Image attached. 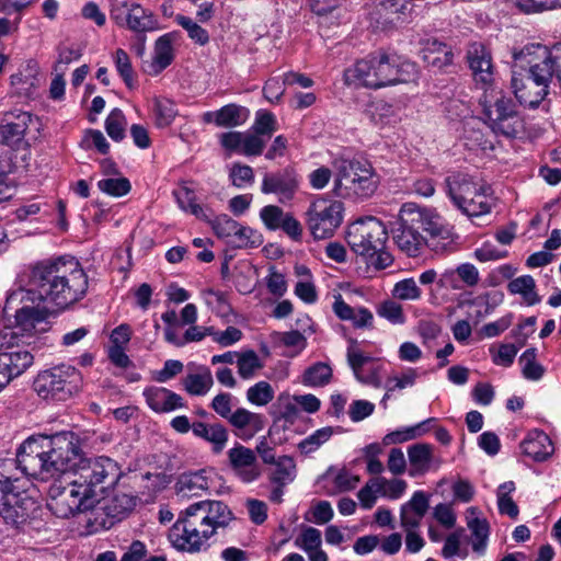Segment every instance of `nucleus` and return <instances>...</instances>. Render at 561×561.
Here are the masks:
<instances>
[{"label": "nucleus", "mask_w": 561, "mask_h": 561, "mask_svg": "<svg viewBox=\"0 0 561 561\" xmlns=\"http://www.w3.org/2000/svg\"><path fill=\"white\" fill-rule=\"evenodd\" d=\"M87 289L88 278L79 262L59 257L37 263L31 271L28 288L13 291L7 300L43 301L65 309L80 300Z\"/></svg>", "instance_id": "obj_1"}, {"label": "nucleus", "mask_w": 561, "mask_h": 561, "mask_svg": "<svg viewBox=\"0 0 561 561\" xmlns=\"http://www.w3.org/2000/svg\"><path fill=\"white\" fill-rule=\"evenodd\" d=\"M82 457L78 435L62 431L25 439L18 450L16 463L25 474L45 481L60 474H73Z\"/></svg>", "instance_id": "obj_2"}, {"label": "nucleus", "mask_w": 561, "mask_h": 561, "mask_svg": "<svg viewBox=\"0 0 561 561\" xmlns=\"http://www.w3.org/2000/svg\"><path fill=\"white\" fill-rule=\"evenodd\" d=\"M392 238L402 252L417 256L425 244L435 251L444 250L450 242V232L415 204L409 203L400 209Z\"/></svg>", "instance_id": "obj_3"}, {"label": "nucleus", "mask_w": 561, "mask_h": 561, "mask_svg": "<svg viewBox=\"0 0 561 561\" xmlns=\"http://www.w3.org/2000/svg\"><path fill=\"white\" fill-rule=\"evenodd\" d=\"M417 67L414 62L403 59L397 54L379 50L367 58L358 60L344 71L347 84L379 89L397 83L414 81Z\"/></svg>", "instance_id": "obj_4"}, {"label": "nucleus", "mask_w": 561, "mask_h": 561, "mask_svg": "<svg viewBox=\"0 0 561 561\" xmlns=\"http://www.w3.org/2000/svg\"><path fill=\"white\" fill-rule=\"evenodd\" d=\"M485 124L496 135L516 137L524 129L523 117L517 103L502 90L485 89L480 98Z\"/></svg>", "instance_id": "obj_5"}, {"label": "nucleus", "mask_w": 561, "mask_h": 561, "mask_svg": "<svg viewBox=\"0 0 561 561\" xmlns=\"http://www.w3.org/2000/svg\"><path fill=\"white\" fill-rule=\"evenodd\" d=\"M335 171L333 192L340 197H369L378 186V178L367 162L339 157L333 161Z\"/></svg>", "instance_id": "obj_6"}, {"label": "nucleus", "mask_w": 561, "mask_h": 561, "mask_svg": "<svg viewBox=\"0 0 561 561\" xmlns=\"http://www.w3.org/2000/svg\"><path fill=\"white\" fill-rule=\"evenodd\" d=\"M202 514L203 512L194 511L193 504L180 512L168 535L176 550L197 553L207 549V541L215 534L214 527L206 523Z\"/></svg>", "instance_id": "obj_7"}, {"label": "nucleus", "mask_w": 561, "mask_h": 561, "mask_svg": "<svg viewBox=\"0 0 561 561\" xmlns=\"http://www.w3.org/2000/svg\"><path fill=\"white\" fill-rule=\"evenodd\" d=\"M122 476L121 466L110 457H82L73 473V479L93 499H96L99 493H104L107 489L114 486Z\"/></svg>", "instance_id": "obj_8"}, {"label": "nucleus", "mask_w": 561, "mask_h": 561, "mask_svg": "<svg viewBox=\"0 0 561 561\" xmlns=\"http://www.w3.org/2000/svg\"><path fill=\"white\" fill-rule=\"evenodd\" d=\"M514 66L511 87L515 98L520 104L528 107H537L542 100L533 103L536 100L537 94L541 92L540 88L543 84L537 82L536 77L533 72V62L540 61L535 45H527L518 51H514Z\"/></svg>", "instance_id": "obj_9"}, {"label": "nucleus", "mask_w": 561, "mask_h": 561, "mask_svg": "<svg viewBox=\"0 0 561 561\" xmlns=\"http://www.w3.org/2000/svg\"><path fill=\"white\" fill-rule=\"evenodd\" d=\"M98 501L72 479L66 484L56 481L49 486L47 507L55 516L69 518L92 510Z\"/></svg>", "instance_id": "obj_10"}, {"label": "nucleus", "mask_w": 561, "mask_h": 561, "mask_svg": "<svg viewBox=\"0 0 561 561\" xmlns=\"http://www.w3.org/2000/svg\"><path fill=\"white\" fill-rule=\"evenodd\" d=\"M82 386L81 373L69 365H59L37 375L34 390L43 398L65 401L78 393Z\"/></svg>", "instance_id": "obj_11"}, {"label": "nucleus", "mask_w": 561, "mask_h": 561, "mask_svg": "<svg viewBox=\"0 0 561 561\" xmlns=\"http://www.w3.org/2000/svg\"><path fill=\"white\" fill-rule=\"evenodd\" d=\"M388 232L376 217L359 218L352 222L346 232V241L352 251L362 256H374L385 249Z\"/></svg>", "instance_id": "obj_12"}, {"label": "nucleus", "mask_w": 561, "mask_h": 561, "mask_svg": "<svg viewBox=\"0 0 561 561\" xmlns=\"http://www.w3.org/2000/svg\"><path fill=\"white\" fill-rule=\"evenodd\" d=\"M9 500L10 504L0 515L5 524L23 533L39 530L43 527V508L33 496L24 491H15Z\"/></svg>", "instance_id": "obj_13"}, {"label": "nucleus", "mask_w": 561, "mask_h": 561, "mask_svg": "<svg viewBox=\"0 0 561 561\" xmlns=\"http://www.w3.org/2000/svg\"><path fill=\"white\" fill-rule=\"evenodd\" d=\"M343 204L339 201L317 199L309 206L307 226L317 240L333 236L343 219Z\"/></svg>", "instance_id": "obj_14"}, {"label": "nucleus", "mask_w": 561, "mask_h": 561, "mask_svg": "<svg viewBox=\"0 0 561 561\" xmlns=\"http://www.w3.org/2000/svg\"><path fill=\"white\" fill-rule=\"evenodd\" d=\"M535 48L540 61H534L531 68L537 82L543 87L540 88L541 92L537 94L533 103L546 98L552 78H556L561 84V43H556L551 47L537 44Z\"/></svg>", "instance_id": "obj_15"}, {"label": "nucleus", "mask_w": 561, "mask_h": 561, "mask_svg": "<svg viewBox=\"0 0 561 561\" xmlns=\"http://www.w3.org/2000/svg\"><path fill=\"white\" fill-rule=\"evenodd\" d=\"M49 314L47 308L24 306L15 312V325L0 330V343L8 345L10 341H20L32 335L37 324L44 322Z\"/></svg>", "instance_id": "obj_16"}, {"label": "nucleus", "mask_w": 561, "mask_h": 561, "mask_svg": "<svg viewBox=\"0 0 561 561\" xmlns=\"http://www.w3.org/2000/svg\"><path fill=\"white\" fill-rule=\"evenodd\" d=\"M466 60L476 83H480L484 90L492 88L494 66L490 49L482 43H470L467 47Z\"/></svg>", "instance_id": "obj_17"}, {"label": "nucleus", "mask_w": 561, "mask_h": 561, "mask_svg": "<svg viewBox=\"0 0 561 561\" xmlns=\"http://www.w3.org/2000/svg\"><path fill=\"white\" fill-rule=\"evenodd\" d=\"M228 462L231 470L243 482H251L259 478L257 459L255 451L241 445L236 444L228 450Z\"/></svg>", "instance_id": "obj_18"}, {"label": "nucleus", "mask_w": 561, "mask_h": 561, "mask_svg": "<svg viewBox=\"0 0 561 561\" xmlns=\"http://www.w3.org/2000/svg\"><path fill=\"white\" fill-rule=\"evenodd\" d=\"M480 185L473 182L470 176L460 173L449 175L445 180L448 196L462 213H465V206H468L470 199H473L474 194L482 190Z\"/></svg>", "instance_id": "obj_19"}, {"label": "nucleus", "mask_w": 561, "mask_h": 561, "mask_svg": "<svg viewBox=\"0 0 561 561\" xmlns=\"http://www.w3.org/2000/svg\"><path fill=\"white\" fill-rule=\"evenodd\" d=\"M298 188V181L293 169L286 168L274 173L265 174L262 182L264 194H277L280 201L293 198Z\"/></svg>", "instance_id": "obj_20"}, {"label": "nucleus", "mask_w": 561, "mask_h": 561, "mask_svg": "<svg viewBox=\"0 0 561 561\" xmlns=\"http://www.w3.org/2000/svg\"><path fill=\"white\" fill-rule=\"evenodd\" d=\"M211 470L199 469L181 473L174 484L175 493L181 499L199 496L209 489Z\"/></svg>", "instance_id": "obj_21"}, {"label": "nucleus", "mask_w": 561, "mask_h": 561, "mask_svg": "<svg viewBox=\"0 0 561 561\" xmlns=\"http://www.w3.org/2000/svg\"><path fill=\"white\" fill-rule=\"evenodd\" d=\"M233 427L237 437L248 440L261 432L265 425V419L260 413L251 412L244 408H238L227 420Z\"/></svg>", "instance_id": "obj_22"}, {"label": "nucleus", "mask_w": 561, "mask_h": 561, "mask_svg": "<svg viewBox=\"0 0 561 561\" xmlns=\"http://www.w3.org/2000/svg\"><path fill=\"white\" fill-rule=\"evenodd\" d=\"M0 358L12 379L22 375L34 360L30 351L20 347L19 341H10L8 345L0 343Z\"/></svg>", "instance_id": "obj_23"}, {"label": "nucleus", "mask_w": 561, "mask_h": 561, "mask_svg": "<svg viewBox=\"0 0 561 561\" xmlns=\"http://www.w3.org/2000/svg\"><path fill=\"white\" fill-rule=\"evenodd\" d=\"M144 397L149 408L156 413H168L185 407L183 398L163 387H148Z\"/></svg>", "instance_id": "obj_24"}, {"label": "nucleus", "mask_w": 561, "mask_h": 561, "mask_svg": "<svg viewBox=\"0 0 561 561\" xmlns=\"http://www.w3.org/2000/svg\"><path fill=\"white\" fill-rule=\"evenodd\" d=\"M194 511L203 512L206 523L214 527L216 535L218 529L226 528L233 519V513L228 505L221 501H201L193 504Z\"/></svg>", "instance_id": "obj_25"}, {"label": "nucleus", "mask_w": 561, "mask_h": 561, "mask_svg": "<svg viewBox=\"0 0 561 561\" xmlns=\"http://www.w3.org/2000/svg\"><path fill=\"white\" fill-rule=\"evenodd\" d=\"M30 119L31 115L26 112H21L18 115L7 113L0 125V141L12 148L19 146L24 138Z\"/></svg>", "instance_id": "obj_26"}, {"label": "nucleus", "mask_w": 561, "mask_h": 561, "mask_svg": "<svg viewBox=\"0 0 561 561\" xmlns=\"http://www.w3.org/2000/svg\"><path fill=\"white\" fill-rule=\"evenodd\" d=\"M193 434L211 445L214 454H220L229 438L227 427L219 423L193 422Z\"/></svg>", "instance_id": "obj_27"}, {"label": "nucleus", "mask_w": 561, "mask_h": 561, "mask_svg": "<svg viewBox=\"0 0 561 561\" xmlns=\"http://www.w3.org/2000/svg\"><path fill=\"white\" fill-rule=\"evenodd\" d=\"M523 454L535 461H545L553 454V444L542 431H534L520 443Z\"/></svg>", "instance_id": "obj_28"}, {"label": "nucleus", "mask_w": 561, "mask_h": 561, "mask_svg": "<svg viewBox=\"0 0 561 561\" xmlns=\"http://www.w3.org/2000/svg\"><path fill=\"white\" fill-rule=\"evenodd\" d=\"M125 25L134 32L144 33L153 31L157 27V21L150 11L144 9L140 4L133 2L127 7V19Z\"/></svg>", "instance_id": "obj_29"}, {"label": "nucleus", "mask_w": 561, "mask_h": 561, "mask_svg": "<svg viewBox=\"0 0 561 561\" xmlns=\"http://www.w3.org/2000/svg\"><path fill=\"white\" fill-rule=\"evenodd\" d=\"M482 190L474 194L468 206H465V215L468 217H480L489 214L494 205L493 191L490 185L481 184Z\"/></svg>", "instance_id": "obj_30"}, {"label": "nucleus", "mask_w": 561, "mask_h": 561, "mask_svg": "<svg viewBox=\"0 0 561 561\" xmlns=\"http://www.w3.org/2000/svg\"><path fill=\"white\" fill-rule=\"evenodd\" d=\"M408 456L411 465V477L423 474L428 470L432 460V447L427 444H415L409 447Z\"/></svg>", "instance_id": "obj_31"}, {"label": "nucleus", "mask_w": 561, "mask_h": 561, "mask_svg": "<svg viewBox=\"0 0 561 561\" xmlns=\"http://www.w3.org/2000/svg\"><path fill=\"white\" fill-rule=\"evenodd\" d=\"M248 117V108L231 103L217 111V119H215V124L219 127H236L242 125Z\"/></svg>", "instance_id": "obj_32"}, {"label": "nucleus", "mask_w": 561, "mask_h": 561, "mask_svg": "<svg viewBox=\"0 0 561 561\" xmlns=\"http://www.w3.org/2000/svg\"><path fill=\"white\" fill-rule=\"evenodd\" d=\"M173 34H164L160 36L154 44V56L152 67L154 72L159 73L164 70L173 60L172 48Z\"/></svg>", "instance_id": "obj_33"}, {"label": "nucleus", "mask_w": 561, "mask_h": 561, "mask_svg": "<svg viewBox=\"0 0 561 561\" xmlns=\"http://www.w3.org/2000/svg\"><path fill=\"white\" fill-rule=\"evenodd\" d=\"M536 283L533 276L523 275L511 280L507 285V289L511 294H519L523 296L527 305L533 306L540 301V297L535 291Z\"/></svg>", "instance_id": "obj_34"}, {"label": "nucleus", "mask_w": 561, "mask_h": 561, "mask_svg": "<svg viewBox=\"0 0 561 561\" xmlns=\"http://www.w3.org/2000/svg\"><path fill=\"white\" fill-rule=\"evenodd\" d=\"M273 407H277L279 409L278 414L274 416V422L283 420L285 422L283 426L284 430L295 424L299 410L297 403L289 393H280Z\"/></svg>", "instance_id": "obj_35"}, {"label": "nucleus", "mask_w": 561, "mask_h": 561, "mask_svg": "<svg viewBox=\"0 0 561 561\" xmlns=\"http://www.w3.org/2000/svg\"><path fill=\"white\" fill-rule=\"evenodd\" d=\"M273 465L276 466L271 476V481L273 483L285 486L295 480L297 470L296 462L293 457L286 455L280 456Z\"/></svg>", "instance_id": "obj_36"}, {"label": "nucleus", "mask_w": 561, "mask_h": 561, "mask_svg": "<svg viewBox=\"0 0 561 561\" xmlns=\"http://www.w3.org/2000/svg\"><path fill=\"white\" fill-rule=\"evenodd\" d=\"M184 389L192 396H204L211 388L214 380L208 368L201 374H188L182 380Z\"/></svg>", "instance_id": "obj_37"}, {"label": "nucleus", "mask_w": 561, "mask_h": 561, "mask_svg": "<svg viewBox=\"0 0 561 561\" xmlns=\"http://www.w3.org/2000/svg\"><path fill=\"white\" fill-rule=\"evenodd\" d=\"M332 369L328 364L318 362L308 367L302 375V383L309 387H322L330 382Z\"/></svg>", "instance_id": "obj_38"}, {"label": "nucleus", "mask_w": 561, "mask_h": 561, "mask_svg": "<svg viewBox=\"0 0 561 561\" xmlns=\"http://www.w3.org/2000/svg\"><path fill=\"white\" fill-rule=\"evenodd\" d=\"M262 242L263 237L260 232L240 224L236 230V234H233V238L228 240V244L236 249L257 248Z\"/></svg>", "instance_id": "obj_39"}, {"label": "nucleus", "mask_w": 561, "mask_h": 561, "mask_svg": "<svg viewBox=\"0 0 561 561\" xmlns=\"http://www.w3.org/2000/svg\"><path fill=\"white\" fill-rule=\"evenodd\" d=\"M467 525L472 535V550L479 554L483 553L490 533L489 523L486 519L474 517L469 519Z\"/></svg>", "instance_id": "obj_40"}, {"label": "nucleus", "mask_w": 561, "mask_h": 561, "mask_svg": "<svg viewBox=\"0 0 561 561\" xmlns=\"http://www.w3.org/2000/svg\"><path fill=\"white\" fill-rule=\"evenodd\" d=\"M115 68L128 89L136 87L135 71L127 53L118 48L114 56Z\"/></svg>", "instance_id": "obj_41"}, {"label": "nucleus", "mask_w": 561, "mask_h": 561, "mask_svg": "<svg viewBox=\"0 0 561 561\" xmlns=\"http://www.w3.org/2000/svg\"><path fill=\"white\" fill-rule=\"evenodd\" d=\"M238 374L243 379H249L254 376L255 371L262 368V363L257 354L253 350L245 351L238 354Z\"/></svg>", "instance_id": "obj_42"}, {"label": "nucleus", "mask_w": 561, "mask_h": 561, "mask_svg": "<svg viewBox=\"0 0 561 561\" xmlns=\"http://www.w3.org/2000/svg\"><path fill=\"white\" fill-rule=\"evenodd\" d=\"M126 118L122 110L114 108L105 119V130L114 141L125 138Z\"/></svg>", "instance_id": "obj_43"}, {"label": "nucleus", "mask_w": 561, "mask_h": 561, "mask_svg": "<svg viewBox=\"0 0 561 561\" xmlns=\"http://www.w3.org/2000/svg\"><path fill=\"white\" fill-rule=\"evenodd\" d=\"M250 403L264 407L274 399V389L267 381H259L247 391Z\"/></svg>", "instance_id": "obj_44"}, {"label": "nucleus", "mask_w": 561, "mask_h": 561, "mask_svg": "<svg viewBox=\"0 0 561 561\" xmlns=\"http://www.w3.org/2000/svg\"><path fill=\"white\" fill-rule=\"evenodd\" d=\"M523 365V376L529 380H538L543 375V367L536 362V348L526 350L519 357Z\"/></svg>", "instance_id": "obj_45"}, {"label": "nucleus", "mask_w": 561, "mask_h": 561, "mask_svg": "<svg viewBox=\"0 0 561 561\" xmlns=\"http://www.w3.org/2000/svg\"><path fill=\"white\" fill-rule=\"evenodd\" d=\"M156 124L159 127L169 126L178 114L175 104L169 99L154 100Z\"/></svg>", "instance_id": "obj_46"}, {"label": "nucleus", "mask_w": 561, "mask_h": 561, "mask_svg": "<svg viewBox=\"0 0 561 561\" xmlns=\"http://www.w3.org/2000/svg\"><path fill=\"white\" fill-rule=\"evenodd\" d=\"M334 430L331 426L317 430L313 434L309 435L298 444V448L304 454H310L317 450L322 444L330 439Z\"/></svg>", "instance_id": "obj_47"}, {"label": "nucleus", "mask_w": 561, "mask_h": 561, "mask_svg": "<svg viewBox=\"0 0 561 561\" xmlns=\"http://www.w3.org/2000/svg\"><path fill=\"white\" fill-rule=\"evenodd\" d=\"M98 187L107 195L119 197L129 193L131 185L127 178H108L99 181Z\"/></svg>", "instance_id": "obj_48"}, {"label": "nucleus", "mask_w": 561, "mask_h": 561, "mask_svg": "<svg viewBox=\"0 0 561 561\" xmlns=\"http://www.w3.org/2000/svg\"><path fill=\"white\" fill-rule=\"evenodd\" d=\"M210 226L218 238L226 239L228 242L236 234L239 222L228 215H219L211 221Z\"/></svg>", "instance_id": "obj_49"}, {"label": "nucleus", "mask_w": 561, "mask_h": 561, "mask_svg": "<svg viewBox=\"0 0 561 561\" xmlns=\"http://www.w3.org/2000/svg\"><path fill=\"white\" fill-rule=\"evenodd\" d=\"M276 129L277 124L273 113L267 111H259L256 113L255 122L253 125L254 133L263 137L271 138Z\"/></svg>", "instance_id": "obj_50"}, {"label": "nucleus", "mask_w": 561, "mask_h": 561, "mask_svg": "<svg viewBox=\"0 0 561 561\" xmlns=\"http://www.w3.org/2000/svg\"><path fill=\"white\" fill-rule=\"evenodd\" d=\"M434 420L435 419L431 417V419H428L413 427H409L404 431L391 432L383 437L382 443L385 445H391V444H399V443H403V442L413 439V438L417 437L419 435H421L422 426L425 423L433 422Z\"/></svg>", "instance_id": "obj_51"}, {"label": "nucleus", "mask_w": 561, "mask_h": 561, "mask_svg": "<svg viewBox=\"0 0 561 561\" xmlns=\"http://www.w3.org/2000/svg\"><path fill=\"white\" fill-rule=\"evenodd\" d=\"M288 213L275 205H267L260 211V217L268 230H277L280 228Z\"/></svg>", "instance_id": "obj_52"}, {"label": "nucleus", "mask_w": 561, "mask_h": 561, "mask_svg": "<svg viewBox=\"0 0 561 561\" xmlns=\"http://www.w3.org/2000/svg\"><path fill=\"white\" fill-rule=\"evenodd\" d=\"M383 485L385 480H370L357 494L360 505L366 510L371 508L377 500L375 492H380Z\"/></svg>", "instance_id": "obj_53"}, {"label": "nucleus", "mask_w": 561, "mask_h": 561, "mask_svg": "<svg viewBox=\"0 0 561 561\" xmlns=\"http://www.w3.org/2000/svg\"><path fill=\"white\" fill-rule=\"evenodd\" d=\"M296 545L307 552L319 549L321 545V533L314 527H306L296 539Z\"/></svg>", "instance_id": "obj_54"}, {"label": "nucleus", "mask_w": 561, "mask_h": 561, "mask_svg": "<svg viewBox=\"0 0 561 561\" xmlns=\"http://www.w3.org/2000/svg\"><path fill=\"white\" fill-rule=\"evenodd\" d=\"M421 294V289L413 278H405L397 283L393 289V295L402 300H416Z\"/></svg>", "instance_id": "obj_55"}, {"label": "nucleus", "mask_w": 561, "mask_h": 561, "mask_svg": "<svg viewBox=\"0 0 561 561\" xmlns=\"http://www.w3.org/2000/svg\"><path fill=\"white\" fill-rule=\"evenodd\" d=\"M356 341L351 340L350 346L347 347V363L351 366L354 375H358L363 371L364 366L371 362L373 358L364 355V353L355 347Z\"/></svg>", "instance_id": "obj_56"}, {"label": "nucleus", "mask_w": 561, "mask_h": 561, "mask_svg": "<svg viewBox=\"0 0 561 561\" xmlns=\"http://www.w3.org/2000/svg\"><path fill=\"white\" fill-rule=\"evenodd\" d=\"M229 175L232 184L239 188L243 187L244 184H252L254 182L253 170L247 164L234 163Z\"/></svg>", "instance_id": "obj_57"}, {"label": "nucleus", "mask_w": 561, "mask_h": 561, "mask_svg": "<svg viewBox=\"0 0 561 561\" xmlns=\"http://www.w3.org/2000/svg\"><path fill=\"white\" fill-rule=\"evenodd\" d=\"M430 507V495L423 491L414 492L411 500L403 504L401 508L414 513L419 517H424Z\"/></svg>", "instance_id": "obj_58"}, {"label": "nucleus", "mask_w": 561, "mask_h": 561, "mask_svg": "<svg viewBox=\"0 0 561 561\" xmlns=\"http://www.w3.org/2000/svg\"><path fill=\"white\" fill-rule=\"evenodd\" d=\"M377 313L392 323H403L404 321L402 307L394 300H386L380 304Z\"/></svg>", "instance_id": "obj_59"}, {"label": "nucleus", "mask_w": 561, "mask_h": 561, "mask_svg": "<svg viewBox=\"0 0 561 561\" xmlns=\"http://www.w3.org/2000/svg\"><path fill=\"white\" fill-rule=\"evenodd\" d=\"M265 144L264 137L256 133L243 135L241 152L245 156H260L264 150Z\"/></svg>", "instance_id": "obj_60"}, {"label": "nucleus", "mask_w": 561, "mask_h": 561, "mask_svg": "<svg viewBox=\"0 0 561 561\" xmlns=\"http://www.w3.org/2000/svg\"><path fill=\"white\" fill-rule=\"evenodd\" d=\"M455 270L460 283H463L468 287H474L480 280L479 271L471 263L460 264Z\"/></svg>", "instance_id": "obj_61"}, {"label": "nucleus", "mask_w": 561, "mask_h": 561, "mask_svg": "<svg viewBox=\"0 0 561 561\" xmlns=\"http://www.w3.org/2000/svg\"><path fill=\"white\" fill-rule=\"evenodd\" d=\"M266 286L268 291L277 297H282L287 290V283L285 276L282 273L271 268L270 275L266 278Z\"/></svg>", "instance_id": "obj_62"}, {"label": "nucleus", "mask_w": 561, "mask_h": 561, "mask_svg": "<svg viewBox=\"0 0 561 561\" xmlns=\"http://www.w3.org/2000/svg\"><path fill=\"white\" fill-rule=\"evenodd\" d=\"M231 400L230 393L221 392L213 399L210 407L220 417L228 420L232 414Z\"/></svg>", "instance_id": "obj_63"}, {"label": "nucleus", "mask_w": 561, "mask_h": 561, "mask_svg": "<svg viewBox=\"0 0 561 561\" xmlns=\"http://www.w3.org/2000/svg\"><path fill=\"white\" fill-rule=\"evenodd\" d=\"M375 405L366 400H355L350 407V417L353 422H359L373 414Z\"/></svg>", "instance_id": "obj_64"}]
</instances>
